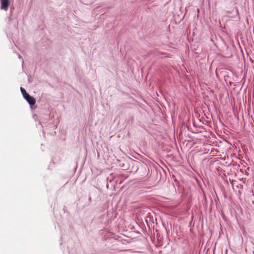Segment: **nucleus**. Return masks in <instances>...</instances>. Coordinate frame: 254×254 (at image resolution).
I'll return each instance as SVG.
<instances>
[{
  "mask_svg": "<svg viewBox=\"0 0 254 254\" xmlns=\"http://www.w3.org/2000/svg\"><path fill=\"white\" fill-rule=\"evenodd\" d=\"M29 94L27 93V92L25 93L24 94H22L23 98L25 99L28 96H29Z\"/></svg>",
  "mask_w": 254,
  "mask_h": 254,
  "instance_id": "20e7f679",
  "label": "nucleus"
},
{
  "mask_svg": "<svg viewBox=\"0 0 254 254\" xmlns=\"http://www.w3.org/2000/svg\"><path fill=\"white\" fill-rule=\"evenodd\" d=\"M25 99L30 106H33L35 104L36 100L35 98L31 96L30 95H29V96H28Z\"/></svg>",
  "mask_w": 254,
  "mask_h": 254,
  "instance_id": "f03ea898",
  "label": "nucleus"
},
{
  "mask_svg": "<svg viewBox=\"0 0 254 254\" xmlns=\"http://www.w3.org/2000/svg\"><path fill=\"white\" fill-rule=\"evenodd\" d=\"M13 9H14V7H13V8H12V9H11V10H10L11 13H12V10H13Z\"/></svg>",
  "mask_w": 254,
  "mask_h": 254,
  "instance_id": "39448f33",
  "label": "nucleus"
},
{
  "mask_svg": "<svg viewBox=\"0 0 254 254\" xmlns=\"http://www.w3.org/2000/svg\"><path fill=\"white\" fill-rule=\"evenodd\" d=\"M20 91H21L22 94H24L26 92V90L21 87H20Z\"/></svg>",
  "mask_w": 254,
  "mask_h": 254,
  "instance_id": "7ed1b4c3",
  "label": "nucleus"
},
{
  "mask_svg": "<svg viewBox=\"0 0 254 254\" xmlns=\"http://www.w3.org/2000/svg\"><path fill=\"white\" fill-rule=\"evenodd\" d=\"M18 57H19V58H21V56H20V55H18Z\"/></svg>",
  "mask_w": 254,
  "mask_h": 254,
  "instance_id": "423d86ee",
  "label": "nucleus"
},
{
  "mask_svg": "<svg viewBox=\"0 0 254 254\" xmlns=\"http://www.w3.org/2000/svg\"><path fill=\"white\" fill-rule=\"evenodd\" d=\"M9 5V0H1V9L7 11Z\"/></svg>",
  "mask_w": 254,
  "mask_h": 254,
  "instance_id": "f257e3e1",
  "label": "nucleus"
}]
</instances>
